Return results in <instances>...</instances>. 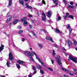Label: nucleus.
Here are the masks:
<instances>
[{
  "instance_id": "1a4fd4ad",
  "label": "nucleus",
  "mask_w": 77,
  "mask_h": 77,
  "mask_svg": "<svg viewBox=\"0 0 77 77\" xmlns=\"http://www.w3.org/2000/svg\"><path fill=\"white\" fill-rule=\"evenodd\" d=\"M67 29H69V33H71V32H72V29L71 28V27H70V26L69 25H68L67 26Z\"/></svg>"
},
{
  "instance_id": "5701e85b",
  "label": "nucleus",
  "mask_w": 77,
  "mask_h": 77,
  "mask_svg": "<svg viewBox=\"0 0 77 77\" xmlns=\"http://www.w3.org/2000/svg\"><path fill=\"white\" fill-rule=\"evenodd\" d=\"M69 18L72 19V20H73L74 19V17L72 15H70L68 16Z\"/></svg>"
},
{
  "instance_id": "b1692460",
  "label": "nucleus",
  "mask_w": 77,
  "mask_h": 77,
  "mask_svg": "<svg viewBox=\"0 0 77 77\" xmlns=\"http://www.w3.org/2000/svg\"><path fill=\"white\" fill-rule=\"evenodd\" d=\"M6 64L7 67H9L10 66V64H9V63L8 62H7L6 63Z\"/></svg>"
},
{
  "instance_id": "864d4df0",
  "label": "nucleus",
  "mask_w": 77,
  "mask_h": 77,
  "mask_svg": "<svg viewBox=\"0 0 77 77\" xmlns=\"http://www.w3.org/2000/svg\"><path fill=\"white\" fill-rule=\"evenodd\" d=\"M38 5H39V6H42V4H40V3H38Z\"/></svg>"
},
{
  "instance_id": "603ef678",
  "label": "nucleus",
  "mask_w": 77,
  "mask_h": 77,
  "mask_svg": "<svg viewBox=\"0 0 77 77\" xmlns=\"http://www.w3.org/2000/svg\"><path fill=\"white\" fill-rule=\"evenodd\" d=\"M68 8H71V6L70 5H69V6L68 7Z\"/></svg>"
},
{
  "instance_id": "4c0bfd02",
  "label": "nucleus",
  "mask_w": 77,
  "mask_h": 77,
  "mask_svg": "<svg viewBox=\"0 0 77 77\" xmlns=\"http://www.w3.org/2000/svg\"><path fill=\"white\" fill-rule=\"evenodd\" d=\"M76 71H77V70H75L74 72H73V73L74 74H76Z\"/></svg>"
},
{
  "instance_id": "412c9836",
  "label": "nucleus",
  "mask_w": 77,
  "mask_h": 77,
  "mask_svg": "<svg viewBox=\"0 0 77 77\" xmlns=\"http://www.w3.org/2000/svg\"><path fill=\"white\" fill-rule=\"evenodd\" d=\"M27 22L26 20V21H25L23 22V25L25 26H26L27 25Z\"/></svg>"
},
{
  "instance_id": "f257e3e1",
  "label": "nucleus",
  "mask_w": 77,
  "mask_h": 77,
  "mask_svg": "<svg viewBox=\"0 0 77 77\" xmlns=\"http://www.w3.org/2000/svg\"><path fill=\"white\" fill-rule=\"evenodd\" d=\"M31 54H34V55H35L36 57V59H37L38 60L40 63H41L42 65L44 64V63L42 61H41V59H39V57H38V55H37V54L35 53V52H34V51H31Z\"/></svg>"
},
{
  "instance_id": "e433bc0d",
  "label": "nucleus",
  "mask_w": 77,
  "mask_h": 77,
  "mask_svg": "<svg viewBox=\"0 0 77 77\" xmlns=\"http://www.w3.org/2000/svg\"><path fill=\"white\" fill-rule=\"evenodd\" d=\"M25 39L24 38H22L21 39V41H22L23 42H24V41H25Z\"/></svg>"
},
{
  "instance_id": "423d86ee",
  "label": "nucleus",
  "mask_w": 77,
  "mask_h": 77,
  "mask_svg": "<svg viewBox=\"0 0 77 77\" xmlns=\"http://www.w3.org/2000/svg\"><path fill=\"white\" fill-rule=\"evenodd\" d=\"M25 55L27 56H29V57L32 55L30 54V51H26L25 52Z\"/></svg>"
},
{
  "instance_id": "f8f14e48",
  "label": "nucleus",
  "mask_w": 77,
  "mask_h": 77,
  "mask_svg": "<svg viewBox=\"0 0 77 77\" xmlns=\"http://www.w3.org/2000/svg\"><path fill=\"white\" fill-rule=\"evenodd\" d=\"M47 16L48 17H50L51 15V11H49L47 14Z\"/></svg>"
},
{
  "instance_id": "bb28decb",
  "label": "nucleus",
  "mask_w": 77,
  "mask_h": 77,
  "mask_svg": "<svg viewBox=\"0 0 77 77\" xmlns=\"http://www.w3.org/2000/svg\"><path fill=\"white\" fill-rule=\"evenodd\" d=\"M23 32L22 30H20L19 32V33L20 34H21V33H23Z\"/></svg>"
},
{
  "instance_id": "72a5a7b5",
  "label": "nucleus",
  "mask_w": 77,
  "mask_h": 77,
  "mask_svg": "<svg viewBox=\"0 0 77 77\" xmlns=\"http://www.w3.org/2000/svg\"><path fill=\"white\" fill-rule=\"evenodd\" d=\"M64 17V20H66L67 18V16L66 15L65 16L63 17Z\"/></svg>"
},
{
  "instance_id": "c85d7f7f",
  "label": "nucleus",
  "mask_w": 77,
  "mask_h": 77,
  "mask_svg": "<svg viewBox=\"0 0 77 77\" xmlns=\"http://www.w3.org/2000/svg\"><path fill=\"white\" fill-rule=\"evenodd\" d=\"M37 68L38 69H42V68L41 66H37Z\"/></svg>"
},
{
  "instance_id": "69168bd1",
  "label": "nucleus",
  "mask_w": 77,
  "mask_h": 77,
  "mask_svg": "<svg viewBox=\"0 0 77 77\" xmlns=\"http://www.w3.org/2000/svg\"><path fill=\"white\" fill-rule=\"evenodd\" d=\"M0 77H5V76L0 75Z\"/></svg>"
},
{
  "instance_id": "6e6d98bb",
  "label": "nucleus",
  "mask_w": 77,
  "mask_h": 77,
  "mask_svg": "<svg viewBox=\"0 0 77 77\" xmlns=\"http://www.w3.org/2000/svg\"><path fill=\"white\" fill-rule=\"evenodd\" d=\"M54 47H57V45L56 44H54Z\"/></svg>"
},
{
  "instance_id": "473e14b6",
  "label": "nucleus",
  "mask_w": 77,
  "mask_h": 77,
  "mask_svg": "<svg viewBox=\"0 0 77 77\" xmlns=\"http://www.w3.org/2000/svg\"><path fill=\"white\" fill-rule=\"evenodd\" d=\"M27 8H28L29 9H33V8H32V7L30 6H28V7Z\"/></svg>"
},
{
  "instance_id": "4be33fe9",
  "label": "nucleus",
  "mask_w": 77,
  "mask_h": 77,
  "mask_svg": "<svg viewBox=\"0 0 77 77\" xmlns=\"http://www.w3.org/2000/svg\"><path fill=\"white\" fill-rule=\"evenodd\" d=\"M42 20L44 21H46V17H42Z\"/></svg>"
},
{
  "instance_id": "c756f323",
  "label": "nucleus",
  "mask_w": 77,
  "mask_h": 77,
  "mask_svg": "<svg viewBox=\"0 0 77 77\" xmlns=\"http://www.w3.org/2000/svg\"><path fill=\"white\" fill-rule=\"evenodd\" d=\"M29 57L30 58V59H31L32 61H34V60L33 59V58H32V56H30Z\"/></svg>"
},
{
  "instance_id": "13d9d810",
  "label": "nucleus",
  "mask_w": 77,
  "mask_h": 77,
  "mask_svg": "<svg viewBox=\"0 0 77 77\" xmlns=\"http://www.w3.org/2000/svg\"><path fill=\"white\" fill-rule=\"evenodd\" d=\"M69 74H70V75H73V74H71V73H69Z\"/></svg>"
},
{
  "instance_id": "9b49d317",
  "label": "nucleus",
  "mask_w": 77,
  "mask_h": 77,
  "mask_svg": "<svg viewBox=\"0 0 77 77\" xmlns=\"http://www.w3.org/2000/svg\"><path fill=\"white\" fill-rule=\"evenodd\" d=\"M68 42V46H69V47H71V45H72V42L70 41H67Z\"/></svg>"
},
{
  "instance_id": "2eb2a0df",
  "label": "nucleus",
  "mask_w": 77,
  "mask_h": 77,
  "mask_svg": "<svg viewBox=\"0 0 77 77\" xmlns=\"http://www.w3.org/2000/svg\"><path fill=\"white\" fill-rule=\"evenodd\" d=\"M3 48H4V45H1V47H0V52H2V51H3Z\"/></svg>"
},
{
  "instance_id": "a211bd4d",
  "label": "nucleus",
  "mask_w": 77,
  "mask_h": 77,
  "mask_svg": "<svg viewBox=\"0 0 77 77\" xmlns=\"http://www.w3.org/2000/svg\"><path fill=\"white\" fill-rule=\"evenodd\" d=\"M38 46L39 47V48L41 49L43 48V45L41 44H39L38 45Z\"/></svg>"
},
{
  "instance_id": "4468645a",
  "label": "nucleus",
  "mask_w": 77,
  "mask_h": 77,
  "mask_svg": "<svg viewBox=\"0 0 77 77\" xmlns=\"http://www.w3.org/2000/svg\"><path fill=\"white\" fill-rule=\"evenodd\" d=\"M18 20H14V21L12 23V24H13V25H14L17 23H18Z\"/></svg>"
},
{
  "instance_id": "a878e982",
  "label": "nucleus",
  "mask_w": 77,
  "mask_h": 77,
  "mask_svg": "<svg viewBox=\"0 0 77 77\" xmlns=\"http://www.w3.org/2000/svg\"><path fill=\"white\" fill-rule=\"evenodd\" d=\"M56 55V53H55V51L54 50H53L52 52V56H55Z\"/></svg>"
},
{
  "instance_id": "58836bf2",
  "label": "nucleus",
  "mask_w": 77,
  "mask_h": 77,
  "mask_svg": "<svg viewBox=\"0 0 77 77\" xmlns=\"http://www.w3.org/2000/svg\"><path fill=\"white\" fill-rule=\"evenodd\" d=\"M50 59L51 61L52 64L54 63V61L51 59V58H50Z\"/></svg>"
},
{
  "instance_id": "338daca9",
  "label": "nucleus",
  "mask_w": 77,
  "mask_h": 77,
  "mask_svg": "<svg viewBox=\"0 0 77 77\" xmlns=\"http://www.w3.org/2000/svg\"><path fill=\"white\" fill-rule=\"evenodd\" d=\"M49 22H51V20H49Z\"/></svg>"
},
{
  "instance_id": "4d7b16f0",
  "label": "nucleus",
  "mask_w": 77,
  "mask_h": 77,
  "mask_svg": "<svg viewBox=\"0 0 77 77\" xmlns=\"http://www.w3.org/2000/svg\"><path fill=\"white\" fill-rule=\"evenodd\" d=\"M64 77H68V76L67 75H64Z\"/></svg>"
},
{
  "instance_id": "052dcab7",
  "label": "nucleus",
  "mask_w": 77,
  "mask_h": 77,
  "mask_svg": "<svg viewBox=\"0 0 77 77\" xmlns=\"http://www.w3.org/2000/svg\"><path fill=\"white\" fill-rule=\"evenodd\" d=\"M74 8V6H71V8Z\"/></svg>"
},
{
  "instance_id": "37998d69",
  "label": "nucleus",
  "mask_w": 77,
  "mask_h": 77,
  "mask_svg": "<svg viewBox=\"0 0 77 77\" xmlns=\"http://www.w3.org/2000/svg\"><path fill=\"white\" fill-rule=\"evenodd\" d=\"M74 43L75 45H77V42H76V41H75L74 42Z\"/></svg>"
},
{
  "instance_id": "aec40b11",
  "label": "nucleus",
  "mask_w": 77,
  "mask_h": 77,
  "mask_svg": "<svg viewBox=\"0 0 77 77\" xmlns=\"http://www.w3.org/2000/svg\"><path fill=\"white\" fill-rule=\"evenodd\" d=\"M16 66H17V68H18V69H20V68H21V67L20 66V65H19L18 64H16Z\"/></svg>"
},
{
  "instance_id": "a19ab883",
  "label": "nucleus",
  "mask_w": 77,
  "mask_h": 77,
  "mask_svg": "<svg viewBox=\"0 0 77 77\" xmlns=\"http://www.w3.org/2000/svg\"><path fill=\"white\" fill-rule=\"evenodd\" d=\"M42 15H43V17H46L45 16V13H42Z\"/></svg>"
},
{
  "instance_id": "8fccbe9b",
  "label": "nucleus",
  "mask_w": 77,
  "mask_h": 77,
  "mask_svg": "<svg viewBox=\"0 0 77 77\" xmlns=\"http://www.w3.org/2000/svg\"><path fill=\"white\" fill-rule=\"evenodd\" d=\"M42 30H43V31H44V32H46V31L44 29H42Z\"/></svg>"
},
{
  "instance_id": "5fc2aeb1",
  "label": "nucleus",
  "mask_w": 77,
  "mask_h": 77,
  "mask_svg": "<svg viewBox=\"0 0 77 77\" xmlns=\"http://www.w3.org/2000/svg\"><path fill=\"white\" fill-rule=\"evenodd\" d=\"M66 15H69V13H66Z\"/></svg>"
},
{
  "instance_id": "c9c22d12",
  "label": "nucleus",
  "mask_w": 77,
  "mask_h": 77,
  "mask_svg": "<svg viewBox=\"0 0 77 77\" xmlns=\"http://www.w3.org/2000/svg\"><path fill=\"white\" fill-rule=\"evenodd\" d=\"M40 73H41V74H43L44 73V72L43 71V70H40Z\"/></svg>"
},
{
  "instance_id": "9d476101",
  "label": "nucleus",
  "mask_w": 77,
  "mask_h": 77,
  "mask_svg": "<svg viewBox=\"0 0 77 77\" xmlns=\"http://www.w3.org/2000/svg\"><path fill=\"white\" fill-rule=\"evenodd\" d=\"M46 39L47 40H49V41H51V42H54V41H53V40L52 38H51V37H47Z\"/></svg>"
},
{
  "instance_id": "f03ea898",
  "label": "nucleus",
  "mask_w": 77,
  "mask_h": 77,
  "mask_svg": "<svg viewBox=\"0 0 77 77\" xmlns=\"http://www.w3.org/2000/svg\"><path fill=\"white\" fill-rule=\"evenodd\" d=\"M56 59L58 64L60 65H62V63H61V58L60 57V56L59 55H57L56 57Z\"/></svg>"
},
{
  "instance_id": "ddd939ff",
  "label": "nucleus",
  "mask_w": 77,
  "mask_h": 77,
  "mask_svg": "<svg viewBox=\"0 0 77 77\" xmlns=\"http://www.w3.org/2000/svg\"><path fill=\"white\" fill-rule=\"evenodd\" d=\"M53 1L55 6H57L58 5V3H57L58 0H53Z\"/></svg>"
},
{
  "instance_id": "bf43d9fd",
  "label": "nucleus",
  "mask_w": 77,
  "mask_h": 77,
  "mask_svg": "<svg viewBox=\"0 0 77 77\" xmlns=\"http://www.w3.org/2000/svg\"><path fill=\"white\" fill-rule=\"evenodd\" d=\"M29 27H30V28H32V25H29Z\"/></svg>"
},
{
  "instance_id": "dca6fc26",
  "label": "nucleus",
  "mask_w": 77,
  "mask_h": 77,
  "mask_svg": "<svg viewBox=\"0 0 77 77\" xmlns=\"http://www.w3.org/2000/svg\"><path fill=\"white\" fill-rule=\"evenodd\" d=\"M11 5H12V0H9L8 2L9 7H11Z\"/></svg>"
},
{
  "instance_id": "49530a36",
  "label": "nucleus",
  "mask_w": 77,
  "mask_h": 77,
  "mask_svg": "<svg viewBox=\"0 0 77 77\" xmlns=\"http://www.w3.org/2000/svg\"><path fill=\"white\" fill-rule=\"evenodd\" d=\"M28 17H32V15L31 14H29L28 15Z\"/></svg>"
},
{
  "instance_id": "393cba45",
  "label": "nucleus",
  "mask_w": 77,
  "mask_h": 77,
  "mask_svg": "<svg viewBox=\"0 0 77 77\" xmlns=\"http://www.w3.org/2000/svg\"><path fill=\"white\" fill-rule=\"evenodd\" d=\"M60 19H61V17H60V16H59L57 18V21H58L60 20Z\"/></svg>"
},
{
  "instance_id": "79ce46f5",
  "label": "nucleus",
  "mask_w": 77,
  "mask_h": 77,
  "mask_svg": "<svg viewBox=\"0 0 77 77\" xmlns=\"http://www.w3.org/2000/svg\"><path fill=\"white\" fill-rule=\"evenodd\" d=\"M70 4L71 5H74V3L72 2H71L70 3Z\"/></svg>"
},
{
  "instance_id": "f704fd0d",
  "label": "nucleus",
  "mask_w": 77,
  "mask_h": 77,
  "mask_svg": "<svg viewBox=\"0 0 77 77\" xmlns=\"http://www.w3.org/2000/svg\"><path fill=\"white\" fill-rule=\"evenodd\" d=\"M42 3H43V4H44L45 5V2L44 0H42Z\"/></svg>"
},
{
  "instance_id": "09e8293b",
  "label": "nucleus",
  "mask_w": 77,
  "mask_h": 77,
  "mask_svg": "<svg viewBox=\"0 0 77 77\" xmlns=\"http://www.w3.org/2000/svg\"><path fill=\"white\" fill-rule=\"evenodd\" d=\"M34 74H36V70H34Z\"/></svg>"
},
{
  "instance_id": "7ed1b4c3",
  "label": "nucleus",
  "mask_w": 77,
  "mask_h": 77,
  "mask_svg": "<svg viewBox=\"0 0 77 77\" xmlns=\"http://www.w3.org/2000/svg\"><path fill=\"white\" fill-rule=\"evenodd\" d=\"M69 58L75 63H77V58L76 57H74L71 55H69Z\"/></svg>"
},
{
  "instance_id": "774afa93",
  "label": "nucleus",
  "mask_w": 77,
  "mask_h": 77,
  "mask_svg": "<svg viewBox=\"0 0 77 77\" xmlns=\"http://www.w3.org/2000/svg\"><path fill=\"white\" fill-rule=\"evenodd\" d=\"M75 49L77 51V48H76Z\"/></svg>"
},
{
  "instance_id": "7c9ffc66",
  "label": "nucleus",
  "mask_w": 77,
  "mask_h": 77,
  "mask_svg": "<svg viewBox=\"0 0 77 77\" xmlns=\"http://www.w3.org/2000/svg\"><path fill=\"white\" fill-rule=\"evenodd\" d=\"M32 69H33V70H36V67H35L33 66H32Z\"/></svg>"
},
{
  "instance_id": "6e6552de",
  "label": "nucleus",
  "mask_w": 77,
  "mask_h": 77,
  "mask_svg": "<svg viewBox=\"0 0 77 77\" xmlns=\"http://www.w3.org/2000/svg\"><path fill=\"white\" fill-rule=\"evenodd\" d=\"M54 32H55V33H60V34H61L62 33V32L59 30V29H56L54 30Z\"/></svg>"
},
{
  "instance_id": "39448f33",
  "label": "nucleus",
  "mask_w": 77,
  "mask_h": 77,
  "mask_svg": "<svg viewBox=\"0 0 77 77\" xmlns=\"http://www.w3.org/2000/svg\"><path fill=\"white\" fill-rule=\"evenodd\" d=\"M7 16L9 17L7 19V20L6 22L7 23H9L11 20V19H12V17L10 16V15L9 14V13H8L7 14Z\"/></svg>"
},
{
  "instance_id": "680f3d73",
  "label": "nucleus",
  "mask_w": 77,
  "mask_h": 77,
  "mask_svg": "<svg viewBox=\"0 0 77 77\" xmlns=\"http://www.w3.org/2000/svg\"><path fill=\"white\" fill-rule=\"evenodd\" d=\"M2 60H3V58H0V60H1V61H2Z\"/></svg>"
},
{
  "instance_id": "a18cd8bd",
  "label": "nucleus",
  "mask_w": 77,
  "mask_h": 77,
  "mask_svg": "<svg viewBox=\"0 0 77 77\" xmlns=\"http://www.w3.org/2000/svg\"><path fill=\"white\" fill-rule=\"evenodd\" d=\"M18 29H21V26H18Z\"/></svg>"
},
{
  "instance_id": "0eeeda50",
  "label": "nucleus",
  "mask_w": 77,
  "mask_h": 77,
  "mask_svg": "<svg viewBox=\"0 0 77 77\" xmlns=\"http://www.w3.org/2000/svg\"><path fill=\"white\" fill-rule=\"evenodd\" d=\"M9 58L10 59V60H13L14 58L13 57V55H12V54L11 53H10L9 54Z\"/></svg>"
},
{
  "instance_id": "20e7f679",
  "label": "nucleus",
  "mask_w": 77,
  "mask_h": 77,
  "mask_svg": "<svg viewBox=\"0 0 77 77\" xmlns=\"http://www.w3.org/2000/svg\"><path fill=\"white\" fill-rule=\"evenodd\" d=\"M17 62L19 63V64H20V65H23V66H26L27 65V63L24 61H21L20 60H18Z\"/></svg>"
},
{
  "instance_id": "0e129e2a",
  "label": "nucleus",
  "mask_w": 77,
  "mask_h": 77,
  "mask_svg": "<svg viewBox=\"0 0 77 77\" xmlns=\"http://www.w3.org/2000/svg\"><path fill=\"white\" fill-rule=\"evenodd\" d=\"M29 0H24V2H27Z\"/></svg>"
},
{
  "instance_id": "c03bdc74",
  "label": "nucleus",
  "mask_w": 77,
  "mask_h": 77,
  "mask_svg": "<svg viewBox=\"0 0 77 77\" xmlns=\"http://www.w3.org/2000/svg\"><path fill=\"white\" fill-rule=\"evenodd\" d=\"M62 70L63 71H66V70L65 69V68H63L62 69Z\"/></svg>"
},
{
  "instance_id": "ea45409f",
  "label": "nucleus",
  "mask_w": 77,
  "mask_h": 77,
  "mask_svg": "<svg viewBox=\"0 0 77 77\" xmlns=\"http://www.w3.org/2000/svg\"><path fill=\"white\" fill-rule=\"evenodd\" d=\"M63 2H64L65 4V5H66L67 4V3H66V0H63Z\"/></svg>"
},
{
  "instance_id": "cd10ccee",
  "label": "nucleus",
  "mask_w": 77,
  "mask_h": 77,
  "mask_svg": "<svg viewBox=\"0 0 77 77\" xmlns=\"http://www.w3.org/2000/svg\"><path fill=\"white\" fill-rule=\"evenodd\" d=\"M25 6L27 8L29 6L28 3H26V4H25Z\"/></svg>"
},
{
  "instance_id": "3c124183",
  "label": "nucleus",
  "mask_w": 77,
  "mask_h": 77,
  "mask_svg": "<svg viewBox=\"0 0 77 77\" xmlns=\"http://www.w3.org/2000/svg\"><path fill=\"white\" fill-rule=\"evenodd\" d=\"M62 49L64 50V51H66V50H65V49L64 48H63Z\"/></svg>"
},
{
  "instance_id": "2f4dec72",
  "label": "nucleus",
  "mask_w": 77,
  "mask_h": 77,
  "mask_svg": "<svg viewBox=\"0 0 77 77\" xmlns=\"http://www.w3.org/2000/svg\"><path fill=\"white\" fill-rule=\"evenodd\" d=\"M48 69H49V70H50V71H53V69H52L51 68L49 67Z\"/></svg>"
},
{
  "instance_id": "f3484780",
  "label": "nucleus",
  "mask_w": 77,
  "mask_h": 77,
  "mask_svg": "<svg viewBox=\"0 0 77 77\" xmlns=\"http://www.w3.org/2000/svg\"><path fill=\"white\" fill-rule=\"evenodd\" d=\"M19 3L21 5H24V1L23 0H20L19 1Z\"/></svg>"
},
{
  "instance_id": "e2e57ef3",
  "label": "nucleus",
  "mask_w": 77,
  "mask_h": 77,
  "mask_svg": "<svg viewBox=\"0 0 77 77\" xmlns=\"http://www.w3.org/2000/svg\"><path fill=\"white\" fill-rule=\"evenodd\" d=\"M28 77H32V76H31V75H29Z\"/></svg>"
},
{
  "instance_id": "de8ad7c7",
  "label": "nucleus",
  "mask_w": 77,
  "mask_h": 77,
  "mask_svg": "<svg viewBox=\"0 0 77 77\" xmlns=\"http://www.w3.org/2000/svg\"><path fill=\"white\" fill-rule=\"evenodd\" d=\"M32 34L34 36H36V34L35 33H34V32H33Z\"/></svg>"
},
{
  "instance_id": "6ab92c4d",
  "label": "nucleus",
  "mask_w": 77,
  "mask_h": 77,
  "mask_svg": "<svg viewBox=\"0 0 77 77\" xmlns=\"http://www.w3.org/2000/svg\"><path fill=\"white\" fill-rule=\"evenodd\" d=\"M21 21H22V22H25L26 21V17H23L21 19Z\"/></svg>"
}]
</instances>
